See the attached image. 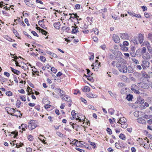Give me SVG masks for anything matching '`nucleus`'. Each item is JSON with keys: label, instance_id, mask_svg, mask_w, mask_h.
Listing matches in <instances>:
<instances>
[{"label": "nucleus", "instance_id": "6e6d98bb", "mask_svg": "<svg viewBox=\"0 0 152 152\" xmlns=\"http://www.w3.org/2000/svg\"><path fill=\"white\" fill-rule=\"evenodd\" d=\"M36 64L39 67L41 68L42 66L43 65L42 63L39 62H37Z\"/></svg>", "mask_w": 152, "mask_h": 152}, {"label": "nucleus", "instance_id": "3c124183", "mask_svg": "<svg viewBox=\"0 0 152 152\" xmlns=\"http://www.w3.org/2000/svg\"><path fill=\"white\" fill-rule=\"evenodd\" d=\"M21 126L22 128V129H27L28 127L27 125L26 124H22L21 125Z\"/></svg>", "mask_w": 152, "mask_h": 152}, {"label": "nucleus", "instance_id": "e433bc0d", "mask_svg": "<svg viewBox=\"0 0 152 152\" xmlns=\"http://www.w3.org/2000/svg\"><path fill=\"white\" fill-rule=\"evenodd\" d=\"M114 110L112 108H110L108 110V112L111 115H113L114 114Z\"/></svg>", "mask_w": 152, "mask_h": 152}, {"label": "nucleus", "instance_id": "f704fd0d", "mask_svg": "<svg viewBox=\"0 0 152 152\" xmlns=\"http://www.w3.org/2000/svg\"><path fill=\"white\" fill-rule=\"evenodd\" d=\"M28 139L29 140L32 141L33 140V137L31 135H29L28 136Z\"/></svg>", "mask_w": 152, "mask_h": 152}, {"label": "nucleus", "instance_id": "4d7b16f0", "mask_svg": "<svg viewBox=\"0 0 152 152\" xmlns=\"http://www.w3.org/2000/svg\"><path fill=\"white\" fill-rule=\"evenodd\" d=\"M31 33L32 34L35 36H37V37H38L39 36L37 34V33L36 32L34 31H32L31 32Z\"/></svg>", "mask_w": 152, "mask_h": 152}, {"label": "nucleus", "instance_id": "c03bdc74", "mask_svg": "<svg viewBox=\"0 0 152 152\" xmlns=\"http://www.w3.org/2000/svg\"><path fill=\"white\" fill-rule=\"evenodd\" d=\"M57 91L61 95L62 94H64V91L62 90H61L60 88L57 89Z\"/></svg>", "mask_w": 152, "mask_h": 152}, {"label": "nucleus", "instance_id": "6e6552de", "mask_svg": "<svg viewBox=\"0 0 152 152\" xmlns=\"http://www.w3.org/2000/svg\"><path fill=\"white\" fill-rule=\"evenodd\" d=\"M138 39L140 44H142L144 40V34L140 33L138 34Z\"/></svg>", "mask_w": 152, "mask_h": 152}, {"label": "nucleus", "instance_id": "5701e85b", "mask_svg": "<svg viewBox=\"0 0 152 152\" xmlns=\"http://www.w3.org/2000/svg\"><path fill=\"white\" fill-rule=\"evenodd\" d=\"M120 79L124 81H127V77L125 75H122L120 77Z\"/></svg>", "mask_w": 152, "mask_h": 152}, {"label": "nucleus", "instance_id": "a19ab883", "mask_svg": "<svg viewBox=\"0 0 152 152\" xmlns=\"http://www.w3.org/2000/svg\"><path fill=\"white\" fill-rule=\"evenodd\" d=\"M6 94L7 95L9 96H12V93L10 91H7L6 92Z\"/></svg>", "mask_w": 152, "mask_h": 152}, {"label": "nucleus", "instance_id": "37998d69", "mask_svg": "<svg viewBox=\"0 0 152 152\" xmlns=\"http://www.w3.org/2000/svg\"><path fill=\"white\" fill-rule=\"evenodd\" d=\"M7 80V79L4 77H2L1 79H0V82L3 84V83H4L6 80Z\"/></svg>", "mask_w": 152, "mask_h": 152}, {"label": "nucleus", "instance_id": "774afa93", "mask_svg": "<svg viewBox=\"0 0 152 152\" xmlns=\"http://www.w3.org/2000/svg\"><path fill=\"white\" fill-rule=\"evenodd\" d=\"M4 75H6V76H7V77H9L10 76V74L9 73L7 72H4Z\"/></svg>", "mask_w": 152, "mask_h": 152}, {"label": "nucleus", "instance_id": "39448f33", "mask_svg": "<svg viewBox=\"0 0 152 152\" xmlns=\"http://www.w3.org/2000/svg\"><path fill=\"white\" fill-rule=\"evenodd\" d=\"M60 97L62 99L66 101L69 102H72V100L70 99V97L67 95H65L64 94H62L61 95Z\"/></svg>", "mask_w": 152, "mask_h": 152}, {"label": "nucleus", "instance_id": "13d9d810", "mask_svg": "<svg viewBox=\"0 0 152 152\" xmlns=\"http://www.w3.org/2000/svg\"><path fill=\"white\" fill-rule=\"evenodd\" d=\"M133 16H135L137 18H141V16L140 14H136L134 13L133 15Z\"/></svg>", "mask_w": 152, "mask_h": 152}, {"label": "nucleus", "instance_id": "58836bf2", "mask_svg": "<svg viewBox=\"0 0 152 152\" xmlns=\"http://www.w3.org/2000/svg\"><path fill=\"white\" fill-rule=\"evenodd\" d=\"M89 88L87 86H85L84 88L83 89V91L86 92L87 91H89Z\"/></svg>", "mask_w": 152, "mask_h": 152}, {"label": "nucleus", "instance_id": "7ed1b4c3", "mask_svg": "<svg viewBox=\"0 0 152 152\" xmlns=\"http://www.w3.org/2000/svg\"><path fill=\"white\" fill-rule=\"evenodd\" d=\"M150 63L149 61L146 60H142L141 65L143 70H145L149 66Z\"/></svg>", "mask_w": 152, "mask_h": 152}, {"label": "nucleus", "instance_id": "bb28decb", "mask_svg": "<svg viewBox=\"0 0 152 152\" xmlns=\"http://www.w3.org/2000/svg\"><path fill=\"white\" fill-rule=\"evenodd\" d=\"M119 137L122 140H124L126 139V137L125 136V135L121 133V134L119 136Z\"/></svg>", "mask_w": 152, "mask_h": 152}, {"label": "nucleus", "instance_id": "052dcab7", "mask_svg": "<svg viewBox=\"0 0 152 152\" xmlns=\"http://www.w3.org/2000/svg\"><path fill=\"white\" fill-rule=\"evenodd\" d=\"M75 149L77 151L80 152H85V150H84L81 149H80V148H75Z\"/></svg>", "mask_w": 152, "mask_h": 152}, {"label": "nucleus", "instance_id": "ddd939ff", "mask_svg": "<svg viewBox=\"0 0 152 152\" xmlns=\"http://www.w3.org/2000/svg\"><path fill=\"white\" fill-rule=\"evenodd\" d=\"M130 73H132L134 71V69L131 66L129 65L128 66L127 68V72Z\"/></svg>", "mask_w": 152, "mask_h": 152}, {"label": "nucleus", "instance_id": "4c0bfd02", "mask_svg": "<svg viewBox=\"0 0 152 152\" xmlns=\"http://www.w3.org/2000/svg\"><path fill=\"white\" fill-rule=\"evenodd\" d=\"M146 52V49L145 47H143L141 50V53L142 54L145 53Z\"/></svg>", "mask_w": 152, "mask_h": 152}, {"label": "nucleus", "instance_id": "8fccbe9b", "mask_svg": "<svg viewBox=\"0 0 152 152\" xmlns=\"http://www.w3.org/2000/svg\"><path fill=\"white\" fill-rule=\"evenodd\" d=\"M93 31L94 32V33L96 34H98L99 33V31L96 28H94L93 29Z\"/></svg>", "mask_w": 152, "mask_h": 152}, {"label": "nucleus", "instance_id": "a878e982", "mask_svg": "<svg viewBox=\"0 0 152 152\" xmlns=\"http://www.w3.org/2000/svg\"><path fill=\"white\" fill-rule=\"evenodd\" d=\"M21 103V102L19 100H17L16 103V107L18 108L20 106Z\"/></svg>", "mask_w": 152, "mask_h": 152}, {"label": "nucleus", "instance_id": "f257e3e1", "mask_svg": "<svg viewBox=\"0 0 152 152\" xmlns=\"http://www.w3.org/2000/svg\"><path fill=\"white\" fill-rule=\"evenodd\" d=\"M116 60H118L120 62L123 63V64L121 65V68L120 69L119 71L121 72H122L124 73H126L127 72V66L124 64V63L125 62V61L123 58L121 57H118V59L117 57L116 58Z\"/></svg>", "mask_w": 152, "mask_h": 152}, {"label": "nucleus", "instance_id": "b1692460", "mask_svg": "<svg viewBox=\"0 0 152 152\" xmlns=\"http://www.w3.org/2000/svg\"><path fill=\"white\" fill-rule=\"evenodd\" d=\"M88 26L85 23H83L81 26L80 28L82 29H86L88 28Z\"/></svg>", "mask_w": 152, "mask_h": 152}, {"label": "nucleus", "instance_id": "4be33fe9", "mask_svg": "<svg viewBox=\"0 0 152 152\" xmlns=\"http://www.w3.org/2000/svg\"><path fill=\"white\" fill-rule=\"evenodd\" d=\"M120 124H121V127L124 129L126 128L127 126V124L126 122L123 123H121Z\"/></svg>", "mask_w": 152, "mask_h": 152}, {"label": "nucleus", "instance_id": "0e129e2a", "mask_svg": "<svg viewBox=\"0 0 152 152\" xmlns=\"http://www.w3.org/2000/svg\"><path fill=\"white\" fill-rule=\"evenodd\" d=\"M20 98L21 100L23 101H26V99L25 97L24 96H21L20 97Z\"/></svg>", "mask_w": 152, "mask_h": 152}, {"label": "nucleus", "instance_id": "aec40b11", "mask_svg": "<svg viewBox=\"0 0 152 152\" xmlns=\"http://www.w3.org/2000/svg\"><path fill=\"white\" fill-rule=\"evenodd\" d=\"M144 45L147 48L151 47L149 42L148 41H145L143 42Z\"/></svg>", "mask_w": 152, "mask_h": 152}, {"label": "nucleus", "instance_id": "c85d7f7f", "mask_svg": "<svg viewBox=\"0 0 152 152\" xmlns=\"http://www.w3.org/2000/svg\"><path fill=\"white\" fill-rule=\"evenodd\" d=\"M107 11V9L106 8H104L103 9L100 10L99 11V12L100 13H103V12H106Z\"/></svg>", "mask_w": 152, "mask_h": 152}, {"label": "nucleus", "instance_id": "338daca9", "mask_svg": "<svg viewBox=\"0 0 152 152\" xmlns=\"http://www.w3.org/2000/svg\"><path fill=\"white\" fill-rule=\"evenodd\" d=\"M147 49L149 52L150 53L152 54V48H151V47L147 48Z\"/></svg>", "mask_w": 152, "mask_h": 152}, {"label": "nucleus", "instance_id": "603ef678", "mask_svg": "<svg viewBox=\"0 0 152 152\" xmlns=\"http://www.w3.org/2000/svg\"><path fill=\"white\" fill-rule=\"evenodd\" d=\"M123 45L124 46H127L129 45V43L127 41H124L123 42Z\"/></svg>", "mask_w": 152, "mask_h": 152}, {"label": "nucleus", "instance_id": "412c9836", "mask_svg": "<svg viewBox=\"0 0 152 152\" xmlns=\"http://www.w3.org/2000/svg\"><path fill=\"white\" fill-rule=\"evenodd\" d=\"M72 28H74L72 29V33L76 34L78 32V29H76V28H77V27H74L73 26H72Z\"/></svg>", "mask_w": 152, "mask_h": 152}, {"label": "nucleus", "instance_id": "473e14b6", "mask_svg": "<svg viewBox=\"0 0 152 152\" xmlns=\"http://www.w3.org/2000/svg\"><path fill=\"white\" fill-rule=\"evenodd\" d=\"M88 108L91 109H92L94 110H96V109L94 107L91 105H89L88 106Z\"/></svg>", "mask_w": 152, "mask_h": 152}, {"label": "nucleus", "instance_id": "bf43d9fd", "mask_svg": "<svg viewBox=\"0 0 152 152\" xmlns=\"http://www.w3.org/2000/svg\"><path fill=\"white\" fill-rule=\"evenodd\" d=\"M132 61L134 62L136 64H139V62L138 60L135 58H133L132 59Z\"/></svg>", "mask_w": 152, "mask_h": 152}, {"label": "nucleus", "instance_id": "f3484780", "mask_svg": "<svg viewBox=\"0 0 152 152\" xmlns=\"http://www.w3.org/2000/svg\"><path fill=\"white\" fill-rule=\"evenodd\" d=\"M10 68L11 69V70L12 71V72L17 75H18L20 73L19 71H18L16 69H14L11 67H10Z\"/></svg>", "mask_w": 152, "mask_h": 152}, {"label": "nucleus", "instance_id": "ea45409f", "mask_svg": "<svg viewBox=\"0 0 152 152\" xmlns=\"http://www.w3.org/2000/svg\"><path fill=\"white\" fill-rule=\"evenodd\" d=\"M86 71L87 72V74L88 75H92L93 73L91 72L90 70L89 69H86Z\"/></svg>", "mask_w": 152, "mask_h": 152}, {"label": "nucleus", "instance_id": "2eb2a0df", "mask_svg": "<svg viewBox=\"0 0 152 152\" xmlns=\"http://www.w3.org/2000/svg\"><path fill=\"white\" fill-rule=\"evenodd\" d=\"M126 118L124 117H121L119 119L118 122V123L120 124L121 123H123L126 122Z\"/></svg>", "mask_w": 152, "mask_h": 152}, {"label": "nucleus", "instance_id": "4468645a", "mask_svg": "<svg viewBox=\"0 0 152 152\" xmlns=\"http://www.w3.org/2000/svg\"><path fill=\"white\" fill-rule=\"evenodd\" d=\"M130 54L131 56L132 57H135L136 56V53L134 51V48H131V50L130 51Z\"/></svg>", "mask_w": 152, "mask_h": 152}, {"label": "nucleus", "instance_id": "864d4df0", "mask_svg": "<svg viewBox=\"0 0 152 152\" xmlns=\"http://www.w3.org/2000/svg\"><path fill=\"white\" fill-rule=\"evenodd\" d=\"M89 144L92 146L94 147V148H95L96 147V144L94 142H92L90 141H88Z\"/></svg>", "mask_w": 152, "mask_h": 152}, {"label": "nucleus", "instance_id": "5fc2aeb1", "mask_svg": "<svg viewBox=\"0 0 152 152\" xmlns=\"http://www.w3.org/2000/svg\"><path fill=\"white\" fill-rule=\"evenodd\" d=\"M145 55L146 56V57L147 59H150L151 58V57H150V56L149 55V53L148 52H147V53H145Z\"/></svg>", "mask_w": 152, "mask_h": 152}, {"label": "nucleus", "instance_id": "72a5a7b5", "mask_svg": "<svg viewBox=\"0 0 152 152\" xmlns=\"http://www.w3.org/2000/svg\"><path fill=\"white\" fill-rule=\"evenodd\" d=\"M74 141H76L77 142V144H76V146L79 147L81 146L80 144V142H83V141H78V140L75 139Z\"/></svg>", "mask_w": 152, "mask_h": 152}, {"label": "nucleus", "instance_id": "de8ad7c7", "mask_svg": "<svg viewBox=\"0 0 152 152\" xmlns=\"http://www.w3.org/2000/svg\"><path fill=\"white\" fill-rule=\"evenodd\" d=\"M40 59L41 60V61H42L44 62L46 61V58H45L43 56H41L40 57Z\"/></svg>", "mask_w": 152, "mask_h": 152}, {"label": "nucleus", "instance_id": "09e8293b", "mask_svg": "<svg viewBox=\"0 0 152 152\" xmlns=\"http://www.w3.org/2000/svg\"><path fill=\"white\" fill-rule=\"evenodd\" d=\"M56 134L58 136L61 137H63V134L59 132H56Z\"/></svg>", "mask_w": 152, "mask_h": 152}, {"label": "nucleus", "instance_id": "1a4fd4ad", "mask_svg": "<svg viewBox=\"0 0 152 152\" xmlns=\"http://www.w3.org/2000/svg\"><path fill=\"white\" fill-rule=\"evenodd\" d=\"M144 102V99L142 98L141 97L139 96L137 98V100L136 102L137 103H139L140 104H143Z\"/></svg>", "mask_w": 152, "mask_h": 152}, {"label": "nucleus", "instance_id": "cd10ccee", "mask_svg": "<svg viewBox=\"0 0 152 152\" xmlns=\"http://www.w3.org/2000/svg\"><path fill=\"white\" fill-rule=\"evenodd\" d=\"M62 28L66 32H68L70 30V28L68 27L65 28L64 26H63L62 27Z\"/></svg>", "mask_w": 152, "mask_h": 152}, {"label": "nucleus", "instance_id": "a211bd4d", "mask_svg": "<svg viewBox=\"0 0 152 152\" xmlns=\"http://www.w3.org/2000/svg\"><path fill=\"white\" fill-rule=\"evenodd\" d=\"M118 62L116 64V67L118 68V70L119 71L121 68V65L123 64L122 63H120L119 61H118Z\"/></svg>", "mask_w": 152, "mask_h": 152}, {"label": "nucleus", "instance_id": "9d476101", "mask_svg": "<svg viewBox=\"0 0 152 152\" xmlns=\"http://www.w3.org/2000/svg\"><path fill=\"white\" fill-rule=\"evenodd\" d=\"M139 86H140L141 88L144 89H147L149 88V86L148 85L143 83H139Z\"/></svg>", "mask_w": 152, "mask_h": 152}, {"label": "nucleus", "instance_id": "6ab92c4d", "mask_svg": "<svg viewBox=\"0 0 152 152\" xmlns=\"http://www.w3.org/2000/svg\"><path fill=\"white\" fill-rule=\"evenodd\" d=\"M133 98V96L130 94H129L127 95L126 99L129 101H132Z\"/></svg>", "mask_w": 152, "mask_h": 152}, {"label": "nucleus", "instance_id": "c756f323", "mask_svg": "<svg viewBox=\"0 0 152 152\" xmlns=\"http://www.w3.org/2000/svg\"><path fill=\"white\" fill-rule=\"evenodd\" d=\"M71 114L72 115L73 118L75 119V118H76V113L75 112V111L72 110L71 113Z\"/></svg>", "mask_w": 152, "mask_h": 152}, {"label": "nucleus", "instance_id": "7c9ffc66", "mask_svg": "<svg viewBox=\"0 0 152 152\" xmlns=\"http://www.w3.org/2000/svg\"><path fill=\"white\" fill-rule=\"evenodd\" d=\"M142 77H144L146 78H150L148 74L146 73H144L142 74Z\"/></svg>", "mask_w": 152, "mask_h": 152}, {"label": "nucleus", "instance_id": "680f3d73", "mask_svg": "<svg viewBox=\"0 0 152 152\" xmlns=\"http://www.w3.org/2000/svg\"><path fill=\"white\" fill-rule=\"evenodd\" d=\"M141 8L143 10V11H145L147 10V7L145 6H142Z\"/></svg>", "mask_w": 152, "mask_h": 152}, {"label": "nucleus", "instance_id": "f03ea898", "mask_svg": "<svg viewBox=\"0 0 152 152\" xmlns=\"http://www.w3.org/2000/svg\"><path fill=\"white\" fill-rule=\"evenodd\" d=\"M5 110L7 112L8 114H10L12 116H16L17 117L18 116L20 117L22 115V114L20 113V112L18 110H17L16 111L18 112L20 115H18L15 114H13V113H15L16 112L15 110L13 108H12L10 107H7L5 108Z\"/></svg>", "mask_w": 152, "mask_h": 152}, {"label": "nucleus", "instance_id": "49530a36", "mask_svg": "<svg viewBox=\"0 0 152 152\" xmlns=\"http://www.w3.org/2000/svg\"><path fill=\"white\" fill-rule=\"evenodd\" d=\"M40 32L42 34L45 35H46L48 33L47 31L43 29H41Z\"/></svg>", "mask_w": 152, "mask_h": 152}, {"label": "nucleus", "instance_id": "a18cd8bd", "mask_svg": "<svg viewBox=\"0 0 152 152\" xmlns=\"http://www.w3.org/2000/svg\"><path fill=\"white\" fill-rule=\"evenodd\" d=\"M107 133L109 134H112V132L111 129L109 128H107Z\"/></svg>", "mask_w": 152, "mask_h": 152}, {"label": "nucleus", "instance_id": "0eeeda50", "mask_svg": "<svg viewBox=\"0 0 152 152\" xmlns=\"http://www.w3.org/2000/svg\"><path fill=\"white\" fill-rule=\"evenodd\" d=\"M112 38L113 40L115 43H119V42L120 39L118 36L116 35L115 34H114Z\"/></svg>", "mask_w": 152, "mask_h": 152}, {"label": "nucleus", "instance_id": "393cba45", "mask_svg": "<svg viewBox=\"0 0 152 152\" xmlns=\"http://www.w3.org/2000/svg\"><path fill=\"white\" fill-rule=\"evenodd\" d=\"M93 18L92 17H88L87 18V20L88 21V22L89 23V24L90 25H91L92 21V19Z\"/></svg>", "mask_w": 152, "mask_h": 152}, {"label": "nucleus", "instance_id": "c9c22d12", "mask_svg": "<svg viewBox=\"0 0 152 152\" xmlns=\"http://www.w3.org/2000/svg\"><path fill=\"white\" fill-rule=\"evenodd\" d=\"M148 38L150 40L152 43V34L149 33L148 35Z\"/></svg>", "mask_w": 152, "mask_h": 152}, {"label": "nucleus", "instance_id": "f8f14e48", "mask_svg": "<svg viewBox=\"0 0 152 152\" xmlns=\"http://www.w3.org/2000/svg\"><path fill=\"white\" fill-rule=\"evenodd\" d=\"M61 24L59 22H56L54 23L53 24L54 26L56 29H59L60 28Z\"/></svg>", "mask_w": 152, "mask_h": 152}, {"label": "nucleus", "instance_id": "79ce46f5", "mask_svg": "<svg viewBox=\"0 0 152 152\" xmlns=\"http://www.w3.org/2000/svg\"><path fill=\"white\" fill-rule=\"evenodd\" d=\"M51 70L55 74L57 72V70L53 67H51Z\"/></svg>", "mask_w": 152, "mask_h": 152}, {"label": "nucleus", "instance_id": "2f4dec72", "mask_svg": "<svg viewBox=\"0 0 152 152\" xmlns=\"http://www.w3.org/2000/svg\"><path fill=\"white\" fill-rule=\"evenodd\" d=\"M13 32L15 35L16 37H18V38H19V37H18L19 35V34L17 32V31L16 30L14 29L13 30Z\"/></svg>", "mask_w": 152, "mask_h": 152}, {"label": "nucleus", "instance_id": "dca6fc26", "mask_svg": "<svg viewBox=\"0 0 152 152\" xmlns=\"http://www.w3.org/2000/svg\"><path fill=\"white\" fill-rule=\"evenodd\" d=\"M137 121L138 123L142 124L145 123V120L142 118H139L137 119Z\"/></svg>", "mask_w": 152, "mask_h": 152}, {"label": "nucleus", "instance_id": "69168bd1", "mask_svg": "<svg viewBox=\"0 0 152 152\" xmlns=\"http://www.w3.org/2000/svg\"><path fill=\"white\" fill-rule=\"evenodd\" d=\"M80 99L82 102H84L85 104L87 102L86 100L83 98H81Z\"/></svg>", "mask_w": 152, "mask_h": 152}, {"label": "nucleus", "instance_id": "423d86ee", "mask_svg": "<svg viewBox=\"0 0 152 152\" xmlns=\"http://www.w3.org/2000/svg\"><path fill=\"white\" fill-rule=\"evenodd\" d=\"M119 36L121 39H127L129 38V36L127 33L120 34Z\"/></svg>", "mask_w": 152, "mask_h": 152}, {"label": "nucleus", "instance_id": "9b49d317", "mask_svg": "<svg viewBox=\"0 0 152 152\" xmlns=\"http://www.w3.org/2000/svg\"><path fill=\"white\" fill-rule=\"evenodd\" d=\"M87 97L90 98H96L97 97V95L96 94H93L91 93H89L86 95Z\"/></svg>", "mask_w": 152, "mask_h": 152}, {"label": "nucleus", "instance_id": "e2e57ef3", "mask_svg": "<svg viewBox=\"0 0 152 152\" xmlns=\"http://www.w3.org/2000/svg\"><path fill=\"white\" fill-rule=\"evenodd\" d=\"M115 146L117 148H119L121 147L120 145L117 142L115 143Z\"/></svg>", "mask_w": 152, "mask_h": 152}, {"label": "nucleus", "instance_id": "20e7f679", "mask_svg": "<svg viewBox=\"0 0 152 152\" xmlns=\"http://www.w3.org/2000/svg\"><path fill=\"white\" fill-rule=\"evenodd\" d=\"M131 89L135 93L139 94L140 93L139 90V88L135 84H133L131 86Z\"/></svg>", "mask_w": 152, "mask_h": 152}]
</instances>
